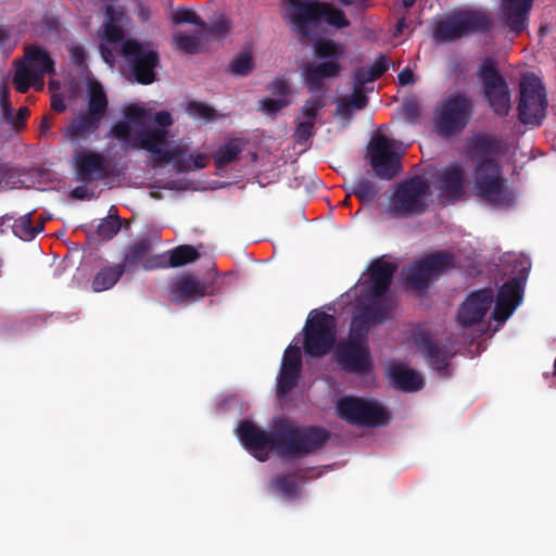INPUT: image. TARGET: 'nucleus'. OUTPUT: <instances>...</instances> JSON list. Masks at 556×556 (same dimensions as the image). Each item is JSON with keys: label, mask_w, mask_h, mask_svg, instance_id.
Returning a JSON list of instances; mask_svg holds the SVG:
<instances>
[{"label": "nucleus", "mask_w": 556, "mask_h": 556, "mask_svg": "<svg viewBox=\"0 0 556 556\" xmlns=\"http://www.w3.org/2000/svg\"><path fill=\"white\" fill-rule=\"evenodd\" d=\"M122 227V220L121 218L115 215H109L105 218H102L96 229V233L105 240H111L114 238Z\"/></svg>", "instance_id": "nucleus-40"}, {"label": "nucleus", "mask_w": 556, "mask_h": 556, "mask_svg": "<svg viewBox=\"0 0 556 556\" xmlns=\"http://www.w3.org/2000/svg\"><path fill=\"white\" fill-rule=\"evenodd\" d=\"M345 99L355 110H362L368 103V98L364 92V88L357 86L353 87L352 94Z\"/></svg>", "instance_id": "nucleus-52"}, {"label": "nucleus", "mask_w": 556, "mask_h": 556, "mask_svg": "<svg viewBox=\"0 0 556 556\" xmlns=\"http://www.w3.org/2000/svg\"><path fill=\"white\" fill-rule=\"evenodd\" d=\"M242 152V147L237 139H232L225 144L220 146L214 154L215 166L217 169H223L230 163L239 159Z\"/></svg>", "instance_id": "nucleus-32"}, {"label": "nucleus", "mask_w": 556, "mask_h": 556, "mask_svg": "<svg viewBox=\"0 0 556 556\" xmlns=\"http://www.w3.org/2000/svg\"><path fill=\"white\" fill-rule=\"evenodd\" d=\"M501 151L502 141L489 134H477L467 142V154L475 163V193L494 205L510 204L514 200L496 160Z\"/></svg>", "instance_id": "nucleus-2"}, {"label": "nucleus", "mask_w": 556, "mask_h": 556, "mask_svg": "<svg viewBox=\"0 0 556 556\" xmlns=\"http://www.w3.org/2000/svg\"><path fill=\"white\" fill-rule=\"evenodd\" d=\"M291 25L302 36L311 35L309 26L318 27L323 23L334 29L348 28L351 25L345 12L331 2L319 0H302L293 5Z\"/></svg>", "instance_id": "nucleus-5"}, {"label": "nucleus", "mask_w": 556, "mask_h": 556, "mask_svg": "<svg viewBox=\"0 0 556 556\" xmlns=\"http://www.w3.org/2000/svg\"><path fill=\"white\" fill-rule=\"evenodd\" d=\"M366 314H353L349 337L337 351V363L346 372L366 375L372 370L374 362L368 345V333L372 327L379 326Z\"/></svg>", "instance_id": "nucleus-4"}, {"label": "nucleus", "mask_w": 556, "mask_h": 556, "mask_svg": "<svg viewBox=\"0 0 556 556\" xmlns=\"http://www.w3.org/2000/svg\"><path fill=\"white\" fill-rule=\"evenodd\" d=\"M99 49H100V53H101L103 61L106 64H109L110 66H112L115 63V55H114L113 51L111 50V48H109L104 43H100Z\"/></svg>", "instance_id": "nucleus-64"}, {"label": "nucleus", "mask_w": 556, "mask_h": 556, "mask_svg": "<svg viewBox=\"0 0 556 556\" xmlns=\"http://www.w3.org/2000/svg\"><path fill=\"white\" fill-rule=\"evenodd\" d=\"M71 59L74 64L83 65L86 60L85 49L81 46H74L70 49Z\"/></svg>", "instance_id": "nucleus-61"}, {"label": "nucleus", "mask_w": 556, "mask_h": 556, "mask_svg": "<svg viewBox=\"0 0 556 556\" xmlns=\"http://www.w3.org/2000/svg\"><path fill=\"white\" fill-rule=\"evenodd\" d=\"M370 75H372L374 79H379L388 70H389V61L384 55H379L375 62L367 66Z\"/></svg>", "instance_id": "nucleus-53"}, {"label": "nucleus", "mask_w": 556, "mask_h": 556, "mask_svg": "<svg viewBox=\"0 0 556 556\" xmlns=\"http://www.w3.org/2000/svg\"><path fill=\"white\" fill-rule=\"evenodd\" d=\"M101 119L94 114L85 112L71 122L67 134L72 139L86 138L99 128Z\"/></svg>", "instance_id": "nucleus-29"}, {"label": "nucleus", "mask_w": 556, "mask_h": 556, "mask_svg": "<svg viewBox=\"0 0 556 556\" xmlns=\"http://www.w3.org/2000/svg\"><path fill=\"white\" fill-rule=\"evenodd\" d=\"M210 286L192 274L178 276L169 287V298L173 303L198 301L208 294Z\"/></svg>", "instance_id": "nucleus-20"}, {"label": "nucleus", "mask_w": 556, "mask_h": 556, "mask_svg": "<svg viewBox=\"0 0 556 556\" xmlns=\"http://www.w3.org/2000/svg\"><path fill=\"white\" fill-rule=\"evenodd\" d=\"M389 380L394 389L404 392H416L424 387L422 377L403 364H393L390 367Z\"/></svg>", "instance_id": "nucleus-26"}, {"label": "nucleus", "mask_w": 556, "mask_h": 556, "mask_svg": "<svg viewBox=\"0 0 556 556\" xmlns=\"http://www.w3.org/2000/svg\"><path fill=\"white\" fill-rule=\"evenodd\" d=\"M317 93L318 94L313 96L311 99L305 101L304 105L301 108V114L305 118V121H311L315 123V119L319 111L326 106L324 94L320 92Z\"/></svg>", "instance_id": "nucleus-41"}, {"label": "nucleus", "mask_w": 556, "mask_h": 556, "mask_svg": "<svg viewBox=\"0 0 556 556\" xmlns=\"http://www.w3.org/2000/svg\"><path fill=\"white\" fill-rule=\"evenodd\" d=\"M106 109L108 98L102 86L98 83L90 85L87 112L102 118Z\"/></svg>", "instance_id": "nucleus-35"}, {"label": "nucleus", "mask_w": 556, "mask_h": 556, "mask_svg": "<svg viewBox=\"0 0 556 556\" xmlns=\"http://www.w3.org/2000/svg\"><path fill=\"white\" fill-rule=\"evenodd\" d=\"M491 26V20L485 13L459 10L438 22L433 30V39L437 42H454L468 34L488 33Z\"/></svg>", "instance_id": "nucleus-7"}, {"label": "nucleus", "mask_w": 556, "mask_h": 556, "mask_svg": "<svg viewBox=\"0 0 556 556\" xmlns=\"http://www.w3.org/2000/svg\"><path fill=\"white\" fill-rule=\"evenodd\" d=\"M271 488L288 498L298 495V483L292 475H277L270 482Z\"/></svg>", "instance_id": "nucleus-38"}, {"label": "nucleus", "mask_w": 556, "mask_h": 556, "mask_svg": "<svg viewBox=\"0 0 556 556\" xmlns=\"http://www.w3.org/2000/svg\"><path fill=\"white\" fill-rule=\"evenodd\" d=\"M124 270L119 264L102 267L93 277L91 288L94 292H102L113 288L123 276Z\"/></svg>", "instance_id": "nucleus-30"}, {"label": "nucleus", "mask_w": 556, "mask_h": 556, "mask_svg": "<svg viewBox=\"0 0 556 556\" xmlns=\"http://www.w3.org/2000/svg\"><path fill=\"white\" fill-rule=\"evenodd\" d=\"M399 84L401 86L410 85L415 83V76L409 67H405L397 75Z\"/></svg>", "instance_id": "nucleus-63"}, {"label": "nucleus", "mask_w": 556, "mask_h": 556, "mask_svg": "<svg viewBox=\"0 0 556 556\" xmlns=\"http://www.w3.org/2000/svg\"><path fill=\"white\" fill-rule=\"evenodd\" d=\"M290 103L289 99L264 98L260 101V109L267 115H276Z\"/></svg>", "instance_id": "nucleus-47"}, {"label": "nucleus", "mask_w": 556, "mask_h": 556, "mask_svg": "<svg viewBox=\"0 0 556 556\" xmlns=\"http://www.w3.org/2000/svg\"><path fill=\"white\" fill-rule=\"evenodd\" d=\"M397 265L383 258L375 260L369 266L367 293L358 301L353 314H366L371 320L384 324L391 318L393 300L387 295Z\"/></svg>", "instance_id": "nucleus-3"}, {"label": "nucleus", "mask_w": 556, "mask_h": 556, "mask_svg": "<svg viewBox=\"0 0 556 556\" xmlns=\"http://www.w3.org/2000/svg\"><path fill=\"white\" fill-rule=\"evenodd\" d=\"M237 435L243 446L261 462L275 451L280 457H302L325 446L329 431L317 426H301L286 418L274 421L269 432L250 420H242Z\"/></svg>", "instance_id": "nucleus-1"}, {"label": "nucleus", "mask_w": 556, "mask_h": 556, "mask_svg": "<svg viewBox=\"0 0 556 556\" xmlns=\"http://www.w3.org/2000/svg\"><path fill=\"white\" fill-rule=\"evenodd\" d=\"M175 48L188 53H197L200 50L201 40L194 35H175Z\"/></svg>", "instance_id": "nucleus-42"}, {"label": "nucleus", "mask_w": 556, "mask_h": 556, "mask_svg": "<svg viewBox=\"0 0 556 556\" xmlns=\"http://www.w3.org/2000/svg\"><path fill=\"white\" fill-rule=\"evenodd\" d=\"M415 343L418 350L426 358L428 365L439 371L442 376H446L450 359L453 354L445 345L439 344L428 332H421L415 337Z\"/></svg>", "instance_id": "nucleus-21"}, {"label": "nucleus", "mask_w": 556, "mask_h": 556, "mask_svg": "<svg viewBox=\"0 0 556 556\" xmlns=\"http://www.w3.org/2000/svg\"><path fill=\"white\" fill-rule=\"evenodd\" d=\"M314 50L317 56L325 59H338V46L332 40L320 39L315 42Z\"/></svg>", "instance_id": "nucleus-46"}, {"label": "nucleus", "mask_w": 556, "mask_h": 556, "mask_svg": "<svg viewBox=\"0 0 556 556\" xmlns=\"http://www.w3.org/2000/svg\"><path fill=\"white\" fill-rule=\"evenodd\" d=\"M29 114H30V111L28 108L21 106L17 110L16 116L15 117L13 116V123H10V124L13 125L15 130H20V128L25 126L26 119L29 116Z\"/></svg>", "instance_id": "nucleus-60"}, {"label": "nucleus", "mask_w": 556, "mask_h": 556, "mask_svg": "<svg viewBox=\"0 0 556 556\" xmlns=\"http://www.w3.org/2000/svg\"><path fill=\"white\" fill-rule=\"evenodd\" d=\"M119 53L136 83L147 86L157 80L161 56L159 47L153 41L127 38L122 42Z\"/></svg>", "instance_id": "nucleus-6"}, {"label": "nucleus", "mask_w": 556, "mask_h": 556, "mask_svg": "<svg viewBox=\"0 0 556 556\" xmlns=\"http://www.w3.org/2000/svg\"><path fill=\"white\" fill-rule=\"evenodd\" d=\"M336 328L334 316L323 311H312L303 329L305 354L316 358L327 355L336 342Z\"/></svg>", "instance_id": "nucleus-10"}, {"label": "nucleus", "mask_w": 556, "mask_h": 556, "mask_svg": "<svg viewBox=\"0 0 556 556\" xmlns=\"http://www.w3.org/2000/svg\"><path fill=\"white\" fill-rule=\"evenodd\" d=\"M380 188L369 178L361 177L351 186V193L363 204H370L378 195Z\"/></svg>", "instance_id": "nucleus-34"}, {"label": "nucleus", "mask_w": 556, "mask_h": 556, "mask_svg": "<svg viewBox=\"0 0 556 556\" xmlns=\"http://www.w3.org/2000/svg\"><path fill=\"white\" fill-rule=\"evenodd\" d=\"M254 61L250 52H241L233 56L228 64V72L235 76L245 77L254 70Z\"/></svg>", "instance_id": "nucleus-37"}, {"label": "nucleus", "mask_w": 556, "mask_h": 556, "mask_svg": "<svg viewBox=\"0 0 556 556\" xmlns=\"http://www.w3.org/2000/svg\"><path fill=\"white\" fill-rule=\"evenodd\" d=\"M268 90L275 94L279 96L280 99H289L290 94V85L287 79L282 77H277L274 79L268 86Z\"/></svg>", "instance_id": "nucleus-51"}, {"label": "nucleus", "mask_w": 556, "mask_h": 556, "mask_svg": "<svg viewBox=\"0 0 556 556\" xmlns=\"http://www.w3.org/2000/svg\"><path fill=\"white\" fill-rule=\"evenodd\" d=\"M533 0H504L503 14L507 26L515 34H520L527 27L528 14Z\"/></svg>", "instance_id": "nucleus-25"}, {"label": "nucleus", "mask_w": 556, "mask_h": 556, "mask_svg": "<svg viewBox=\"0 0 556 556\" xmlns=\"http://www.w3.org/2000/svg\"><path fill=\"white\" fill-rule=\"evenodd\" d=\"M33 212H28L20 218L14 219L12 225L13 233L24 241L33 240L39 232L43 230V225L34 226L31 220Z\"/></svg>", "instance_id": "nucleus-33"}, {"label": "nucleus", "mask_w": 556, "mask_h": 556, "mask_svg": "<svg viewBox=\"0 0 556 556\" xmlns=\"http://www.w3.org/2000/svg\"><path fill=\"white\" fill-rule=\"evenodd\" d=\"M456 266L455 255L448 251H438L415 261L403 273L406 285L415 291H427L432 280L438 279Z\"/></svg>", "instance_id": "nucleus-11"}, {"label": "nucleus", "mask_w": 556, "mask_h": 556, "mask_svg": "<svg viewBox=\"0 0 556 556\" xmlns=\"http://www.w3.org/2000/svg\"><path fill=\"white\" fill-rule=\"evenodd\" d=\"M522 290L521 281L513 277L502 285L498 289L497 296L505 299L507 302L517 303L518 305L522 298Z\"/></svg>", "instance_id": "nucleus-39"}, {"label": "nucleus", "mask_w": 556, "mask_h": 556, "mask_svg": "<svg viewBox=\"0 0 556 556\" xmlns=\"http://www.w3.org/2000/svg\"><path fill=\"white\" fill-rule=\"evenodd\" d=\"M114 9L110 5L105 9L106 22L103 25L102 39L108 43H118L124 41V31L114 21Z\"/></svg>", "instance_id": "nucleus-36"}, {"label": "nucleus", "mask_w": 556, "mask_h": 556, "mask_svg": "<svg viewBox=\"0 0 556 556\" xmlns=\"http://www.w3.org/2000/svg\"><path fill=\"white\" fill-rule=\"evenodd\" d=\"M302 369L301 350L290 344L283 354L277 383V395L285 397L298 384Z\"/></svg>", "instance_id": "nucleus-19"}, {"label": "nucleus", "mask_w": 556, "mask_h": 556, "mask_svg": "<svg viewBox=\"0 0 556 556\" xmlns=\"http://www.w3.org/2000/svg\"><path fill=\"white\" fill-rule=\"evenodd\" d=\"M173 22L175 24H184V23H190L194 25H201L202 22L198 14L187 8H179L177 11L173 13Z\"/></svg>", "instance_id": "nucleus-49"}, {"label": "nucleus", "mask_w": 556, "mask_h": 556, "mask_svg": "<svg viewBox=\"0 0 556 556\" xmlns=\"http://www.w3.org/2000/svg\"><path fill=\"white\" fill-rule=\"evenodd\" d=\"M76 173L80 180H101L108 176L103 155L90 151H77L75 153Z\"/></svg>", "instance_id": "nucleus-23"}, {"label": "nucleus", "mask_w": 556, "mask_h": 556, "mask_svg": "<svg viewBox=\"0 0 556 556\" xmlns=\"http://www.w3.org/2000/svg\"><path fill=\"white\" fill-rule=\"evenodd\" d=\"M54 73V61L51 54L40 46L25 47L24 58L17 63L13 78L15 89L26 93L31 86L43 85L46 75Z\"/></svg>", "instance_id": "nucleus-8"}, {"label": "nucleus", "mask_w": 556, "mask_h": 556, "mask_svg": "<svg viewBox=\"0 0 556 556\" xmlns=\"http://www.w3.org/2000/svg\"><path fill=\"white\" fill-rule=\"evenodd\" d=\"M368 149L370 166L377 177L391 180L401 173L400 154L393 150V141L387 136L371 139Z\"/></svg>", "instance_id": "nucleus-16"}, {"label": "nucleus", "mask_w": 556, "mask_h": 556, "mask_svg": "<svg viewBox=\"0 0 556 556\" xmlns=\"http://www.w3.org/2000/svg\"><path fill=\"white\" fill-rule=\"evenodd\" d=\"M316 471L315 468H299L298 470H295L294 473H292V476L294 477V480H300L302 482H306L308 481L309 479L314 478V472Z\"/></svg>", "instance_id": "nucleus-62"}, {"label": "nucleus", "mask_w": 556, "mask_h": 556, "mask_svg": "<svg viewBox=\"0 0 556 556\" xmlns=\"http://www.w3.org/2000/svg\"><path fill=\"white\" fill-rule=\"evenodd\" d=\"M110 136L118 140L128 141L130 138V126L125 122H116L111 130Z\"/></svg>", "instance_id": "nucleus-54"}, {"label": "nucleus", "mask_w": 556, "mask_h": 556, "mask_svg": "<svg viewBox=\"0 0 556 556\" xmlns=\"http://www.w3.org/2000/svg\"><path fill=\"white\" fill-rule=\"evenodd\" d=\"M187 112L194 118L205 121H211L216 116V111L212 106L194 100L188 103Z\"/></svg>", "instance_id": "nucleus-44"}, {"label": "nucleus", "mask_w": 556, "mask_h": 556, "mask_svg": "<svg viewBox=\"0 0 556 556\" xmlns=\"http://www.w3.org/2000/svg\"><path fill=\"white\" fill-rule=\"evenodd\" d=\"M0 105L2 109L3 117L7 119L8 123H13V108L9 100V91L7 88H3L1 94H0Z\"/></svg>", "instance_id": "nucleus-57"}, {"label": "nucleus", "mask_w": 556, "mask_h": 556, "mask_svg": "<svg viewBox=\"0 0 556 556\" xmlns=\"http://www.w3.org/2000/svg\"><path fill=\"white\" fill-rule=\"evenodd\" d=\"M230 29V24L227 20L220 18L213 22L210 26V34L215 36H224Z\"/></svg>", "instance_id": "nucleus-59"}, {"label": "nucleus", "mask_w": 556, "mask_h": 556, "mask_svg": "<svg viewBox=\"0 0 556 556\" xmlns=\"http://www.w3.org/2000/svg\"><path fill=\"white\" fill-rule=\"evenodd\" d=\"M517 306V303L507 302L505 299L496 296L495 306L492 312V318L495 321L504 323L509 318Z\"/></svg>", "instance_id": "nucleus-43"}, {"label": "nucleus", "mask_w": 556, "mask_h": 556, "mask_svg": "<svg viewBox=\"0 0 556 556\" xmlns=\"http://www.w3.org/2000/svg\"><path fill=\"white\" fill-rule=\"evenodd\" d=\"M338 416L351 425L377 427L390 419L384 407L372 400L344 396L337 404Z\"/></svg>", "instance_id": "nucleus-14"}, {"label": "nucleus", "mask_w": 556, "mask_h": 556, "mask_svg": "<svg viewBox=\"0 0 556 556\" xmlns=\"http://www.w3.org/2000/svg\"><path fill=\"white\" fill-rule=\"evenodd\" d=\"M156 155L157 163H174L178 173H186L189 169V160H186L184 149L175 147L172 149L159 148V152H153Z\"/></svg>", "instance_id": "nucleus-31"}, {"label": "nucleus", "mask_w": 556, "mask_h": 556, "mask_svg": "<svg viewBox=\"0 0 556 556\" xmlns=\"http://www.w3.org/2000/svg\"><path fill=\"white\" fill-rule=\"evenodd\" d=\"M547 104L541 79L534 74L525 75L520 81L519 121L525 125L540 126L545 118Z\"/></svg>", "instance_id": "nucleus-13"}, {"label": "nucleus", "mask_w": 556, "mask_h": 556, "mask_svg": "<svg viewBox=\"0 0 556 556\" xmlns=\"http://www.w3.org/2000/svg\"><path fill=\"white\" fill-rule=\"evenodd\" d=\"M353 80H354V86L362 87V88H364V86L367 83L375 81V79H374L372 75H370V72L367 66H362V67L356 68L353 73Z\"/></svg>", "instance_id": "nucleus-55"}, {"label": "nucleus", "mask_w": 556, "mask_h": 556, "mask_svg": "<svg viewBox=\"0 0 556 556\" xmlns=\"http://www.w3.org/2000/svg\"><path fill=\"white\" fill-rule=\"evenodd\" d=\"M478 77L483 86L484 98L494 114L506 116L510 110V91L508 84L492 60H485L479 66Z\"/></svg>", "instance_id": "nucleus-15"}, {"label": "nucleus", "mask_w": 556, "mask_h": 556, "mask_svg": "<svg viewBox=\"0 0 556 556\" xmlns=\"http://www.w3.org/2000/svg\"><path fill=\"white\" fill-rule=\"evenodd\" d=\"M465 174L459 165L444 168L439 180L441 195L445 199L457 201L464 195Z\"/></svg>", "instance_id": "nucleus-24"}, {"label": "nucleus", "mask_w": 556, "mask_h": 556, "mask_svg": "<svg viewBox=\"0 0 556 556\" xmlns=\"http://www.w3.org/2000/svg\"><path fill=\"white\" fill-rule=\"evenodd\" d=\"M493 302L494 293L492 288H482L472 291L467 295L457 311L456 319L458 324L464 328L480 324Z\"/></svg>", "instance_id": "nucleus-17"}, {"label": "nucleus", "mask_w": 556, "mask_h": 556, "mask_svg": "<svg viewBox=\"0 0 556 556\" xmlns=\"http://www.w3.org/2000/svg\"><path fill=\"white\" fill-rule=\"evenodd\" d=\"M167 254L168 256L161 254L164 263V266H161V268L180 267L193 263L200 257L198 250L189 244L178 245L169 250Z\"/></svg>", "instance_id": "nucleus-28"}, {"label": "nucleus", "mask_w": 556, "mask_h": 556, "mask_svg": "<svg viewBox=\"0 0 556 556\" xmlns=\"http://www.w3.org/2000/svg\"><path fill=\"white\" fill-rule=\"evenodd\" d=\"M402 112L408 123H417L421 115L419 101L414 97L405 99L402 105Z\"/></svg>", "instance_id": "nucleus-45"}, {"label": "nucleus", "mask_w": 556, "mask_h": 556, "mask_svg": "<svg viewBox=\"0 0 556 556\" xmlns=\"http://www.w3.org/2000/svg\"><path fill=\"white\" fill-rule=\"evenodd\" d=\"M124 116L128 124L143 125L148 112L137 104H130L124 110Z\"/></svg>", "instance_id": "nucleus-48"}, {"label": "nucleus", "mask_w": 556, "mask_h": 556, "mask_svg": "<svg viewBox=\"0 0 556 556\" xmlns=\"http://www.w3.org/2000/svg\"><path fill=\"white\" fill-rule=\"evenodd\" d=\"M153 122L155 124L154 128L166 129L168 126L173 124V118L169 112L160 111L155 113Z\"/></svg>", "instance_id": "nucleus-58"}, {"label": "nucleus", "mask_w": 556, "mask_h": 556, "mask_svg": "<svg viewBox=\"0 0 556 556\" xmlns=\"http://www.w3.org/2000/svg\"><path fill=\"white\" fill-rule=\"evenodd\" d=\"M430 192V185L427 179L420 176H413L400 181L388 205V211L395 216L408 217L421 215L428 207L427 195Z\"/></svg>", "instance_id": "nucleus-9"}, {"label": "nucleus", "mask_w": 556, "mask_h": 556, "mask_svg": "<svg viewBox=\"0 0 556 556\" xmlns=\"http://www.w3.org/2000/svg\"><path fill=\"white\" fill-rule=\"evenodd\" d=\"M153 243L149 238H142L125 250L121 267L124 273H135L139 267L144 270L159 269L164 266L161 254H151Z\"/></svg>", "instance_id": "nucleus-18"}, {"label": "nucleus", "mask_w": 556, "mask_h": 556, "mask_svg": "<svg viewBox=\"0 0 556 556\" xmlns=\"http://www.w3.org/2000/svg\"><path fill=\"white\" fill-rule=\"evenodd\" d=\"M314 126L311 121L299 122L293 134L295 141L305 143L314 135Z\"/></svg>", "instance_id": "nucleus-50"}, {"label": "nucleus", "mask_w": 556, "mask_h": 556, "mask_svg": "<svg viewBox=\"0 0 556 556\" xmlns=\"http://www.w3.org/2000/svg\"><path fill=\"white\" fill-rule=\"evenodd\" d=\"M186 160H189V169H186V172H191L194 169H203L208 164V156L205 153H197L191 154Z\"/></svg>", "instance_id": "nucleus-56"}, {"label": "nucleus", "mask_w": 556, "mask_h": 556, "mask_svg": "<svg viewBox=\"0 0 556 556\" xmlns=\"http://www.w3.org/2000/svg\"><path fill=\"white\" fill-rule=\"evenodd\" d=\"M167 129L146 128L137 132L132 147L153 153L159 152V148L164 147L167 143Z\"/></svg>", "instance_id": "nucleus-27"}, {"label": "nucleus", "mask_w": 556, "mask_h": 556, "mask_svg": "<svg viewBox=\"0 0 556 556\" xmlns=\"http://www.w3.org/2000/svg\"><path fill=\"white\" fill-rule=\"evenodd\" d=\"M472 102L466 96L456 93L444 99L435 109L433 123L438 135L448 138L460 132L469 123Z\"/></svg>", "instance_id": "nucleus-12"}, {"label": "nucleus", "mask_w": 556, "mask_h": 556, "mask_svg": "<svg viewBox=\"0 0 556 556\" xmlns=\"http://www.w3.org/2000/svg\"><path fill=\"white\" fill-rule=\"evenodd\" d=\"M342 66L338 59L324 61L317 64L307 63L303 67L305 85L311 93H323L325 79L334 78L341 73Z\"/></svg>", "instance_id": "nucleus-22"}]
</instances>
